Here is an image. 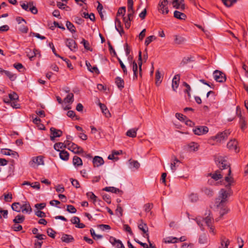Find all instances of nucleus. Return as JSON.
Masks as SVG:
<instances>
[{
  "label": "nucleus",
  "instance_id": "obj_1",
  "mask_svg": "<svg viewBox=\"0 0 248 248\" xmlns=\"http://www.w3.org/2000/svg\"><path fill=\"white\" fill-rule=\"evenodd\" d=\"M215 161L220 170H227V176H225V180L228 184L225 185L226 188H221L220 190L218 196L215 201V205L219 210V218H221L228 212L226 205L228 201V198L232 194L231 186L233 183V178L231 176V169L230 164L224 157L218 156L215 159Z\"/></svg>",
  "mask_w": 248,
  "mask_h": 248
},
{
  "label": "nucleus",
  "instance_id": "obj_2",
  "mask_svg": "<svg viewBox=\"0 0 248 248\" xmlns=\"http://www.w3.org/2000/svg\"><path fill=\"white\" fill-rule=\"evenodd\" d=\"M66 144L67 147L66 148L75 154H78L83 152V149L81 147L78 146L73 142H70L69 140H66Z\"/></svg>",
  "mask_w": 248,
  "mask_h": 248
},
{
  "label": "nucleus",
  "instance_id": "obj_3",
  "mask_svg": "<svg viewBox=\"0 0 248 248\" xmlns=\"http://www.w3.org/2000/svg\"><path fill=\"white\" fill-rule=\"evenodd\" d=\"M168 4V0H160L158 6L159 12L164 15L168 14L169 12Z\"/></svg>",
  "mask_w": 248,
  "mask_h": 248
},
{
  "label": "nucleus",
  "instance_id": "obj_4",
  "mask_svg": "<svg viewBox=\"0 0 248 248\" xmlns=\"http://www.w3.org/2000/svg\"><path fill=\"white\" fill-rule=\"evenodd\" d=\"M230 134V130H226L223 132L218 133L217 135L212 137L211 138L213 140H216L217 141L220 142L222 140H226Z\"/></svg>",
  "mask_w": 248,
  "mask_h": 248
},
{
  "label": "nucleus",
  "instance_id": "obj_5",
  "mask_svg": "<svg viewBox=\"0 0 248 248\" xmlns=\"http://www.w3.org/2000/svg\"><path fill=\"white\" fill-rule=\"evenodd\" d=\"M215 80L218 82H223L226 81V78L224 73L219 70H215L213 73Z\"/></svg>",
  "mask_w": 248,
  "mask_h": 248
},
{
  "label": "nucleus",
  "instance_id": "obj_6",
  "mask_svg": "<svg viewBox=\"0 0 248 248\" xmlns=\"http://www.w3.org/2000/svg\"><path fill=\"white\" fill-rule=\"evenodd\" d=\"M140 223L139 224L138 228L144 234V235H143V236L144 237L147 238L148 241H149V235L148 233V227L147 224L143 222V220L142 219L140 220Z\"/></svg>",
  "mask_w": 248,
  "mask_h": 248
},
{
  "label": "nucleus",
  "instance_id": "obj_7",
  "mask_svg": "<svg viewBox=\"0 0 248 248\" xmlns=\"http://www.w3.org/2000/svg\"><path fill=\"white\" fill-rule=\"evenodd\" d=\"M236 113L240 118L239 124L241 129L244 131L247 127V124L245 118L241 114L240 108L239 106L236 107Z\"/></svg>",
  "mask_w": 248,
  "mask_h": 248
},
{
  "label": "nucleus",
  "instance_id": "obj_8",
  "mask_svg": "<svg viewBox=\"0 0 248 248\" xmlns=\"http://www.w3.org/2000/svg\"><path fill=\"white\" fill-rule=\"evenodd\" d=\"M29 164L32 167H35V165L38 166L40 165H44L43 158L42 156L32 157Z\"/></svg>",
  "mask_w": 248,
  "mask_h": 248
},
{
  "label": "nucleus",
  "instance_id": "obj_9",
  "mask_svg": "<svg viewBox=\"0 0 248 248\" xmlns=\"http://www.w3.org/2000/svg\"><path fill=\"white\" fill-rule=\"evenodd\" d=\"M208 128L206 126H199L193 129L195 134L202 135L207 133L208 132Z\"/></svg>",
  "mask_w": 248,
  "mask_h": 248
},
{
  "label": "nucleus",
  "instance_id": "obj_10",
  "mask_svg": "<svg viewBox=\"0 0 248 248\" xmlns=\"http://www.w3.org/2000/svg\"><path fill=\"white\" fill-rule=\"evenodd\" d=\"M65 44L68 48L73 51H76L78 49L77 44L76 42L70 38L65 39Z\"/></svg>",
  "mask_w": 248,
  "mask_h": 248
},
{
  "label": "nucleus",
  "instance_id": "obj_11",
  "mask_svg": "<svg viewBox=\"0 0 248 248\" xmlns=\"http://www.w3.org/2000/svg\"><path fill=\"white\" fill-rule=\"evenodd\" d=\"M50 131L51 134L50 138L52 141H53L56 138L61 137L62 134L61 130L57 129L54 127L50 128Z\"/></svg>",
  "mask_w": 248,
  "mask_h": 248
},
{
  "label": "nucleus",
  "instance_id": "obj_12",
  "mask_svg": "<svg viewBox=\"0 0 248 248\" xmlns=\"http://www.w3.org/2000/svg\"><path fill=\"white\" fill-rule=\"evenodd\" d=\"M109 242L116 248H124V244L122 241L119 239H116L113 236H110L109 239Z\"/></svg>",
  "mask_w": 248,
  "mask_h": 248
},
{
  "label": "nucleus",
  "instance_id": "obj_13",
  "mask_svg": "<svg viewBox=\"0 0 248 248\" xmlns=\"http://www.w3.org/2000/svg\"><path fill=\"white\" fill-rule=\"evenodd\" d=\"M237 141L235 140H230L227 143V146L228 148L231 150H234L236 153L239 151V149L237 148Z\"/></svg>",
  "mask_w": 248,
  "mask_h": 248
},
{
  "label": "nucleus",
  "instance_id": "obj_14",
  "mask_svg": "<svg viewBox=\"0 0 248 248\" xmlns=\"http://www.w3.org/2000/svg\"><path fill=\"white\" fill-rule=\"evenodd\" d=\"M184 2V0H173L172 4L174 8L184 10L185 8Z\"/></svg>",
  "mask_w": 248,
  "mask_h": 248
},
{
  "label": "nucleus",
  "instance_id": "obj_15",
  "mask_svg": "<svg viewBox=\"0 0 248 248\" xmlns=\"http://www.w3.org/2000/svg\"><path fill=\"white\" fill-rule=\"evenodd\" d=\"M205 215H207V217L203 218V220L205 221L206 225L208 227H210L211 225H212V223L214 221L213 217L211 216V211L208 210L206 211L205 213Z\"/></svg>",
  "mask_w": 248,
  "mask_h": 248
},
{
  "label": "nucleus",
  "instance_id": "obj_16",
  "mask_svg": "<svg viewBox=\"0 0 248 248\" xmlns=\"http://www.w3.org/2000/svg\"><path fill=\"white\" fill-rule=\"evenodd\" d=\"M180 79V76L179 74L175 75L173 77L172 81V88L174 91H176V90L179 86V82Z\"/></svg>",
  "mask_w": 248,
  "mask_h": 248
},
{
  "label": "nucleus",
  "instance_id": "obj_17",
  "mask_svg": "<svg viewBox=\"0 0 248 248\" xmlns=\"http://www.w3.org/2000/svg\"><path fill=\"white\" fill-rule=\"evenodd\" d=\"M220 246L219 248H228L230 244V240L225 236L221 235L220 238Z\"/></svg>",
  "mask_w": 248,
  "mask_h": 248
},
{
  "label": "nucleus",
  "instance_id": "obj_18",
  "mask_svg": "<svg viewBox=\"0 0 248 248\" xmlns=\"http://www.w3.org/2000/svg\"><path fill=\"white\" fill-rule=\"evenodd\" d=\"M61 240L62 242L69 243L73 242L75 239L71 235L62 233V235Z\"/></svg>",
  "mask_w": 248,
  "mask_h": 248
},
{
  "label": "nucleus",
  "instance_id": "obj_19",
  "mask_svg": "<svg viewBox=\"0 0 248 248\" xmlns=\"http://www.w3.org/2000/svg\"><path fill=\"white\" fill-rule=\"evenodd\" d=\"M93 163L94 167H98L103 165L104 163V161L102 157L95 156L93 158Z\"/></svg>",
  "mask_w": 248,
  "mask_h": 248
},
{
  "label": "nucleus",
  "instance_id": "obj_20",
  "mask_svg": "<svg viewBox=\"0 0 248 248\" xmlns=\"http://www.w3.org/2000/svg\"><path fill=\"white\" fill-rule=\"evenodd\" d=\"M1 153L3 155H12L14 157L18 156V155L17 152L9 149H2L1 150Z\"/></svg>",
  "mask_w": 248,
  "mask_h": 248
},
{
  "label": "nucleus",
  "instance_id": "obj_21",
  "mask_svg": "<svg viewBox=\"0 0 248 248\" xmlns=\"http://www.w3.org/2000/svg\"><path fill=\"white\" fill-rule=\"evenodd\" d=\"M104 191L110 192L113 193L122 194L123 191L120 190L119 188H116L113 186L106 187L103 189Z\"/></svg>",
  "mask_w": 248,
  "mask_h": 248
},
{
  "label": "nucleus",
  "instance_id": "obj_22",
  "mask_svg": "<svg viewBox=\"0 0 248 248\" xmlns=\"http://www.w3.org/2000/svg\"><path fill=\"white\" fill-rule=\"evenodd\" d=\"M22 212H26L28 214H30L32 212V208L29 202H25L22 205Z\"/></svg>",
  "mask_w": 248,
  "mask_h": 248
},
{
  "label": "nucleus",
  "instance_id": "obj_23",
  "mask_svg": "<svg viewBox=\"0 0 248 248\" xmlns=\"http://www.w3.org/2000/svg\"><path fill=\"white\" fill-rule=\"evenodd\" d=\"M186 39L182 36L175 35L174 36V42L175 44L181 45L185 42Z\"/></svg>",
  "mask_w": 248,
  "mask_h": 248
},
{
  "label": "nucleus",
  "instance_id": "obj_24",
  "mask_svg": "<svg viewBox=\"0 0 248 248\" xmlns=\"http://www.w3.org/2000/svg\"><path fill=\"white\" fill-rule=\"evenodd\" d=\"M115 29L116 30L119 32L121 36L124 33V30L121 25V21L117 18H116L115 21Z\"/></svg>",
  "mask_w": 248,
  "mask_h": 248
},
{
  "label": "nucleus",
  "instance_id": "obj_25",
  "mask_svg": "<svg viewBox=\"0 0 248 248\" xmlns=\"http://www.w3.org/2000/svg\"><path fill=\"white\" fill-rule=\"evenodd\" d=\"M224 174V172H222V173H221L220 171L219 170H217L214 173H210V175L211 176L212 178L217 181L221 179Z\"/></svg>",
  "mask_w": 248,
  "mask_h": 248
},
{
  "label": "nucleus",
  "instance_id": "obj_26",
  "mask_svg": "<svg viewBox=\"0 0 248 248\" xmlns=\"http://www.w3.org/2000/svg\"><path fill=\"white\" fill-rule=\"evenodd\" d=\"M99 106L102 112L105 114L106 117L108 118L110 117V113L109 112L105 105L102 103H99Z\"/></svg>",
  "mask_w": 248,
  "mask_h": 248
},
{
  "label": "nucleus",
  "instance_id": "obj_27",
  "mask_svg": "<svg viewBox=\"0 0 248 248\" xmlns=\"http://www.w3.org/2000/svg\"><path fill=\"white\" fill-rule=\"evenodd\" d=\"M115 83L119 89L122 90L124 87V80L120 77H117L115 78Z\"/></svg>",
  "mask_w": 248,
  "mask_h": 248
},
{
  "label": "nucleus",
  "instance_id": "obj_28",
  "mask_svg": "<svg viewBox=\"0 0 248 248\" xmlns=\"http://www.w3.org/2000/svg\"><path fill=\"white\" fill-rule=\"evenodd\" d=\"M174 17L180 20H185L186 17V16L185 14L178 11H174Z\"/></svg>",
  "mask_w": 248,
  "mask_h": 248
},
{
  "label": "nucleus",
  "instance_id": "obj_29",
  "mask_svg": "<svg viewBox=\"0 0 248 248\" xmlns=\"http://www.w3.org/2000/svg\"><path fill=\"white\" fill-rule=\"evenodd\" d=\"M66 141L64 142V143L62 142H58L54 144V148L55 150H56L57 151L60 152V149H62L64 148H66Z\"/></svg>",
  "mask_w": 248,
  "mask_h": 248
},
{
  "label": "nucleus",
  "instance_id": "obj_30",
  "mask_svg": "<svg viewBox=\"0 0 248 248\" xmlns=\"http://www.w3.org/2000/svg\"><path fill=\"white\" fill-rule=\"evenodd\" d=\"M60 157L62 160L67 161L69 159V153L64 150H62L61 151H60Z\"/></svg>",
  "mask_w": 248,
  "mask_h": 248
},
{
  "label": "nucleus",
  "instance_id": "obj_31",
  "mask_svg": "<svg viewBox=\"0 0 248 248\" xmlns=\"http://www.w3.org/2000/svg\"><path fill=\"white\" fill-rule=\"evenodd\" d=\"M73 164L74 166H80L82 165V161L80 157L75 155L73 158Z\"/></svg>",
  "mask_w": 248,
  "mask_h": 248
},
{
  "label": "nucleus",
  "instance_id": "obj_32",
  "mask_svg": "<svg viewBox=\"0 0 248 248\" xmlns=\"http://www.w3.org/2000/svg\"><path fill=\"white\" fill-rule=\"evenodd\" d=\"M138 130V128H132L128 130L126 133L127 136L135 138L137 136V131Z\"/></svg>",
  "mask_w": 248,
  "mask_h": 248
},
{
  "label": "nucleus",
  "instance_id": "obj_33",
  "mask_svg": "<svg viewBox=\"0 0 248 248\" xmlns=\"http://www.w3.org/2000/svg\"><path fill=\"white\" fill-rule=\"evenodd\" d=\"M63 101L66 103L72 104L74 102V94L73 93H68L64 98Z\"/></svg>",
  "mask_w": 248,
  "mask_h": 248
},
{
  "label": "nucleus",
  "instance_id": "obj_34",
  "mask_svg": "<svg viewBox=\"0 0 248 248\" xmlns=\"http://www.w3.org/2000/svg\"><path fill=\"white\" fill-rule=\"evenodd\" d=\"M12 208L13 210L20 212L22 210V205L19 202H14L12 204Z\"/></svg>",
  "mask_w": 248,
  "mask_h": 248
},
{
  "label": "nucleus",
  "instance_id": "obj_35",
  "mask_svg": "<svg viewBox=\"0 0 248 248\" xmlns=\"http://www.w3.org/2000/svg\"><path fill=\"white\" fill-rule=\"evenodd\" d=\"M3 73L7 76L11 81H14L16 78V74H13L10 71L3 70Z\"/></svg>",
  "mask_w": 248,
  "mask_h": 248
},
{
  "label": "nucleus",
  "instance_id": "obj_36",
  "mask_svg": "<svg viewBox=\"0 0 248 248\" xmlns=\"http://www.w3.org/2000/svg\"><path fill=\"white\" fill-rule=\"evenodd\" d=\"M132 70L134 73V79H137L138 78V65L137 63L135 62H132Z\"/></svg>",
  "mask_w": 248,
  "mask_h": 248
},
{
  "label": "nucleus",
  "instance_id": "obj_37",
  "mask_svg": "<svg viewBox=\"0 0 248 248\" xmlns=\"http://www.w3.org/2000/svg\"><path fill=\"white\" fill-rule=\"evenodd\" d=\"M24 216L18 215L13 219V222L16 224L21 223L24 221Z\"/></svg>",
  "mask_w": 248,
  "mask_h": 248
},
{
  "label": "nucleus",
  "instance_id": "obj_38",
  "mask_svg": "<svg viewBox=\"0 0 248 248\" xmlns=\"http://www.w3.org/2000/svg\"><path fill=\"white\" fill-rule=\"evenodd\" d=\"M187 147L190 151H195L198 150L199 146L197 143L193 142L188 144Z\"/></svg>",
  "mask_w": 248,
  "mask_h": 248
},
{
  "label": "nucleus",
  "instance_id": "obj_39",
  "mask_svg": "<svg viewBox=\"0 0 248 248\" xmlns=\"http://www.w3.org/2000/svg\"><path fill=\"white\" fill-rule=\"evenodd\" d=\"M208 238L207 235L203 234L200 236L199 242L201 244H206L208 242Z\"/></svg>",
  "mask_w": 248,
  "mask_h": 248
},
{
  "label": "nucleus",
  "instance_id": "obj_40",
  "mask_svg": "<svg viewBox=\"0 0 248 248\" xmlns=\"http://www.w3.org/2000/svg\"><path fill=\"white\" fill-rule=\"evenodd\" d=\"M161 73L159 70H157L155 73V84L157 86H159L161 83L162 80Z\"/></svg>",
  "mask_w": 248,
  "mask_h": 248
},
{
  "label": "nucleus",
  "instance_id": "obj_41",
  "mask_svg": "<svg viewBox=\"0 0 248 248\" xmlns=\"http://www.w3.org/2000/svg\"><path fill=\"white\" fill-rule=\"evenodd\" d=\"M66 26L67 29L72 33H74L76 32L75 27L71 22L67 21L66 23Z\"/></svg>",
  "mask_w": 248,
  "mask_h": 248
},
{
  "label": "nucleus",
  "instance_id": "obj_42",
  "mask_svg": "<svg viewBox=\"0 0 248 248\" xmlns=\"http://www.w3.org/2000/svg\"><path fill=\"white\" fill-rule=\"evenodd\" d=\"M178 239L176 237H168L164 239L165 243H174L177 242Z\"/></svg>",
  "mask_w": 248,
  "mask_h": 248
},
{
  "label": "nucleus",
  "instance_id": "obj_43",
  "mask_svg": "<svg viewBox=\"0 0 248 248\" xmlns=\"http://www.w3.org/2000/svg\"><path fill=\"white\" fill-rule=\"evenodd\" d=\"M202 191L209 197H212L214 194L213 191L212 189L207 187L203 188L202 189Z\"/></svg>",
  "mask_w": 248,
  "mask_h": 248
},
{
  "label": "nucleus",
  "instance_id": "obj_44",
  "mask_svg": "<svg viewBox=\"0 0 248 248\" xmlns=\"http://www.w3.org/2000/svg\"><path fill=\"white\" fill-rule=\"evenodd\" d=\"M138 65L139 66L140 75L141 77V66H142V56L141 52L140 51L139 52V59Z\"/></svg>",
  "mask_w": 248,
  "mask_h": 248
},
{
  "label": "nucleus",
  "instance_id": "obj_45",
  "mask_svg": "<svg viewBox=\"0 0 248 248\" xmlns=\"http://www.w3.org/2000/svg\"><path fill=\"white\" fill-rule=\"evenodd\" d=\"M87 197L93 200V203L95 204L97 201V197L92 192H88L86 193Z\"/></svg>",
  "mask_w": 248,
  "mask_h": 248
},
{
  "label": "nucleus",
  "instance_id": "obj_46",
  "mask_svg": "<svg viewBox=\"0 0 248 248\" xmlns=\"http://www.w3.org/2000/svg\"><path fill=\"white\" fill-rule=\"evenodd\" d=\"M238 0H222L223 3L227 7L232 6L234 3L236 2Z\"/></svg>",
  "mask_w": 248,
  "mask_h": 248
},
{
  "label": "nucleus",
  "instance_id": "obj_47",
  "mask_svg": "<svg viewBox=\"0 0 248 248\" xmlns=\"http://www.w3.org/2000/svg\"><path fill=\"white\" fill-rule=\"evenodd\" d=\"M81 43L83 45L84 47L86 49L92 51L93 49L91 48L90 44L87 41L83 39Z\"/></svg>",
  "mask_w": 248,
  "mask_h": 248
},
{
  "label": "nucleus",
  "instance_id": "obj_48",
  "mask_svg": "<svg viewBox=\"0 0 248 248\" xmlns=\"http://www.w3.org/2000/svg\"><path fill=\"white\" fill-rule=\"evenodd\" d=\"M140 166V163L137 161H132L130 163V168H135L136 170H138Z\"/></svg>",
  "mask_w": 248,
  "mask_h": 248
},
{
  "label": "nucleus",
  "instance_id": "obj_49",
  "mask_svg": "<svg viewBox=\"0 0 248 248\" xmlns=\"http://www.w3.org/2000/svg\"><path fill=\"white\" fill-rule=\"evenodd\" d=\"M156 39V37L154 35L150 36L146 38L145 41V45L147 46L150 43H151L154 40Z\"/></svg>",
  "mask_w": 248,
  "mask_h": 248
},
{
  "label": "nucleus",
  "instance_id": "obj_50",
  "mask_svg": "<svg viewBox=\"0 0 248 248\" xmlns=\"http://www.w3.org/2000/svg\"><path fill=\"white\" fill-rule=\"evenodd\" d=\"M33 5V2L32 1H30L29 2V3H27V4H25L24 3H22L21 4V6L22 7V8L25 10V11H29V8L31 7V6H32Z\"/></svg>",
  "mask_w": 248,
  "mask_h": 248
},
{
  "label": "nucleus",
  "instance_id": "obj_51",
  "mask_svg": "<svg viewBox=\"0 0 248 248\" xmlns=\"http://www.w3.org/2000/svg\"><path fill=\"white\" fill-rule=\"evenodd\" d=\"M47 235L49 237H50L52 238H54L55 237V234L56 233V232L52 228H48L47 230Z\"/></svg>",
  "mask_w": 248,
  "mask_h": 248
},
{
  "label": "nucleus",
  "instance_id": "obj_52",
  "mask_svg": "<svg viewBox=\"0 0 248 248\" xmlns=\"http://www.w3.org/2000/svg\"><path fill=\"white\" fill-rule=\"evenodd\" d=\"M66 210L68 212L73 214L76 213L77 212V209H76V208L73 205H67Z\"/></svg>",
  "mask_w": 248,
  "mask_h": 248
},
{
  "label": "nucleus",
  "instance_id": "obj_53",
  "mask_svg": "<svg viewBox=\"0 0 248 248\" xmlns=\"http://www.w3.org/2000/svg\"><path fill=\"white\" fill-rule=\"evenodd\" d=\"M9 100L12 101L16 100L18 99V96L17 93L14 92L12 93L9 94Z\"/></svg>",
  "mask_w": 248,
  "mask_h": 248
},
{
  "label": "nucleus",
  "instance_id": "obj_54",
  "mask_svg": "<svg viewBox=\"0 0 248 248\" xmlns=\"http://www.w3.org/2000/svg\"><path fill=\"white\" fill-rule=\"evenodd\" d=\"M189 198L192 202H196L199 199L198 195L194 193L191 194Z\"/></svg>",
  "mask_w": 248,
  "mask_h": 248
},
{
  "label": "nucleus",
  "instance_id": "obj_55",
  "mask_svg": "<svg viewBox=\"0 0 248 248\" xmlns=\"http://www.w3.org/2000/svg\"><path fill=\"white\" fill-rule=\"evenodd\" d=\"M70 180L72 185L76 188H78L80 187L79 182L77 180L74 179L73 178H70Z\"/></svg>",
  "mask_w": 248,
  "mask_h": 248
},
{
  "label": "nucleus",
  "instance_id": "obj_56",
  "mask_svg": "<svg viewBox=\"0 0 248 248\" xmlns=\"http://www.w3.org/2000/svg\"><path fill=\"white\" fill-rule=\"evenodd\" d=\"M175 117L181 121H185L186 120V117L181 113H176Z\"/></svg>",
  "mask_w": 248,
  "mask_h": 248
},
{
  "label": "nucleus",
  "instance_id": "obj_57",
  "mask_svg": "<svg viewBox=\"0 0 248 248\" xmlns=\"http://www.w3.org/2000/svg\"><path fill=\"white\" fill-rule=\"evenodd\" d=\"M125 12H126V9H125V7H120L118 9V11L117 13V16H120V15H122L123 16H124V14H125Z\"/></svg>",
  "mask_w": 248,
  "mask_h": 248
},
{
  "label": "nucleus",
  "instance_id": "obj_58",
  "mask_svg": "<svg viewBox=\"0 0 248 248\" xmlns=\"http://www.w3.org/2000/svg\"><path fill=\"white\" fill-rule=\"evenodd\" d=\"M118 61L120 63V64L121 65L122 69H123L124 74L127 75V71L125 66L124 65V63L123 62L121 61V60L120 59L118 58Z\"/></svg>",
  "mask_w": 248,
  "mask_h": 248
},
{
  "label": "nucleus",
  "instance_id": "obj_59",
  "mask_svg": "<svg viewBox=\"0 0 248 248\" xmlns=\"http://www.w3.org/2000/svg\"><path fill=\"white\" fill-rule=\"evenodd\" d=\"M183 85L185 86L186 88V89L185 91V93H186L188 94V96H190V91L191 90V88H190V86H189V84H188L187 83H186V82H184L183 83Z\"/></svg>",
  "mask_w": 248,
  "mask_h": 248
},
{
  "label": "nucleus",
  "instance_id": "obj_60",
  "mask_svg": "<svg viewBox=\"0 0 248 248\" xmlns=\"http://www.w3.org/2000/svg\"><path fill=\"white\" fill-rule=\"evenodd\" d=\"M153 207V204L152 203H147L144 206V211L147 213L149 212L150 211Z\"/></svg>",
  "mask_w": 248,
  "mask_h": 248
},
{
  "label": "nucleus",
  "instance_id": "obj_61",
  "mask_svg": "<svg viewBox=\"0 0 248 248\" xmlns=\"http://www.w3.org/2000/svg\"><path fill=\"white\" fill-rule=\"evenodd\" d=\"M115 211H116V214L118 216H119L120 217H121L123 216V209L120 205L117 206Z\"/></svg>",
  "mask_w": 248,
  "mask_h": 248
},
{
  "label": "nucleus",
  "instance_id": "obj_62",
  "mask_svg": "<svg viewBox=\"0 0 248 248\" xmlns=\"http://www.w3.org/2000/svg\"><path fill=\"white\" fill-rule=\"evenodd\" d=\"M192 58L191 57H187L184 58L182 61V63H183V64H186L191 61H193Z\"/></svg>",
  "mask_w": 248,
  "mask_h": 248
},
{
  "label": "nucleus",
  "instance_id": "obj_63",
  "mask_svg": "<svg viewBox=\"0 0 248 248\" xmlns=\"http://www.w3.org/2000/svg\"><path fill=\"white\" fill-rule=\"evenodd\" d=\"M12 199V194L9 193L6 195H4V200L7 202H10Z\"/></svg>",
  "mask_w": 248,
  "mask_h": 248
},
{
  "label": "nucleus",
  "instance_id": "obj_64",
  "mask_svg": "<svg viewBox=\"0 0 248 248\" xmlns=\"http://www.w3.org/2000/svg\"><path fill=\"white\" fill-rule=\"evenodd\" d=\"M19 30L22 33H26L28 31V28L26 26H21L19 28Z\"/></svg>",
  "mask_w": 248,
  "mask_h": 248
}]
</instances>
